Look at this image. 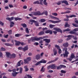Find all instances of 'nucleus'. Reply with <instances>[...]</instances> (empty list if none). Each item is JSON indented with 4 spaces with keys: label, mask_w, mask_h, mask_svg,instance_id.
I'll return each instance as SVG.
<instances>
[{
    "label": "nucleus",
    "mask_w": 78,
    "mask_h": 78,
    "mask_svg": "<svg viewBox=\"0 0 78 78\" xmlns=\"http://www.w3.org/2000/svg\"><path fill=\"white\" fill-rule=\"evenodd\" d=\"M44 39V37H32L31 39H30V41H31L32 42H34V41H39L41 39Z\"/></svg>",
    "instance_id": "obj_1"
},
{
    "label": "nucleus",
    "mask_w": 78,
    "mask_h": 78,
    "mask_svg": "<svg viewBox=\"0 0 78 78\" xmlns=\"http://www.w3.org/2000/svg\"><path fill=\"white\" fill-rule=\"evenodd\" d=\"M63 50L65 51V53L63 54L64 58H67L68 55L69 54V52L67 51V48H65L63 49Z\"/></svg>",
    "instance_id": "obj_2"
},
{
    "label": "nucleus",
    "mask_w": 78,
    "mask_h": 78,
    "mask_svg": "<svg viewBox=\"0 0 78 78\" xmlns=\"http://www.w3.org/2000/svg\"><path fill=\"white\" fill-rule=\"evenodd\" d=\"M33 14L34 16H42V15L44 14V11L43 12L41 13L40 11H38L37 12H34Z\"/></svg>",
    "instance_id": "obj_3"
},
{
    "label": "nucleus",
    "mask_w": 78,
    "mask_h": 78,
    "mask_svg": "<svg viewBox=\"0 0 78 78\" xmlns=\"http://www.w3.org/2000/svg\"><path fill=\"white\" fill-rule=\"evenodd\" d=\"M67 37L68 38L67 39V40H70V39H72V37H73V39L74 40H77V37H74V36L73 35H69L67 36Z\"/></svg>",
    "instance_id": "obj_4"
},
{
    "label": "nucleus",
    "mask_w": 78,
    "mask_h": 78,
    "mask_svg": "<svg viewBox=\"0 0 78 78\" xmlns=\"http://www.w3.org/2000/svg\"><path fill=\"white\" fill-rule=\"evenodd\" d=\"M47 62V61L44 59H43L41 61L38 62L36 64H35V66H38L41 63H45Z\"/></svg>",
    "instance_id": "obj_5"
},
{
    "label": "nucleus",
    "mask_w": 78,
    "mask_h": 78,
    "mask_svg": "<svg viewBox=\"0 0 78 78\" xmlns=\"http://www.w3.org/2000/svg\"><path fill=\"white\" fill-rule=\"evenodd\" d=\"M29 22H33L34 23L36 27H39V23L35 20H29Z\"/></svg>",
    "instance_id": "obj_6"
},
{
    "label": "nucleus",
    "mask_w": 78,
    "mask_h": 78,
    "mask_svg": "<svg viewBox=\"0 0 78 78\" xmlns=\"http://www.w3.org/2000/svg\"><path fill=\"white\" fill-rule=\"evenodd\" d=\"M31 57H28L27 58V59H24V64H27L29 61H30L31 60Z\"/></svg>",
    "instance_id": "obj_7"
},
{
    "label": "nucleus",
    "mask_w": 78,
    "mask_h": 78,
    "mask_svg": "<svg viewBox=\"0 0 78 78\" xmlns=\"http://www.w3.org/2000/svg\"><path fill=\"white\" fill-rule=\"evenodd\" d=\"M66 66L61 65L59 66H57L56 69L57 70H59V69H61L62 68H66Z\"/></svg>",
    "instance_id": "obj_8"
},
{
    "label": "nucleus",
    "mask_w": 78,
    "mask_h": 78,
    "mask_svg": "<svg viewBox=\"0 0 78 78\" xmlns=\"http://www.w3.org/2000/svg\"><path fill=\"white\" fill-rule=\"evenodd\" d=\"M53 29L54 30H55L56 31H57L58 32H59L60 33H62V30H61L60 28L55 27Z\"/></svg>",
    "instance_id": "obj_9"
},
{
    "label": "nucleus",
    "mask_w": 78,
    "mask_h": 78,
    "mask_svg": "<svg viewBox=\"0 0 78 78\" xmlns=\"http://www.w3.org/2000/svg\"><path fill=\"white\" fill-rule=\"evenodd\" d=\"M48 22H51L52 23H59V22H61V20H59V21H53L51 20H48Z\"/></svg>",
    "instance_id": "obj_10"
},
{
    "label": "nucleus",
    "mask_w": 78,
    "mask_h": 78,
    "mask_svg": "<svg viewBox=\"0 0 78 78\" xmlns=\"http://www.w3.org/2000/svg\"><path fill=\"white\" fill-rule=\"evenodd\" d=\"M55 47L57 48V49H58V54H61V53L62 52V51H61V49L59 48H60L59 46L57 45H55Z\"/></svg>",
    "instance_id": "obj_11"
},
{
    "label": "nucleus",
    "mask_w": 78,
    "mask_h": 78,
    "mask_svg": "<svg viewBox=\"0 0 78 78\" xmlns=\"http://www.w3.org/2000/svg\"><path fill=\"white\" fill-rule=\"evenodd\" d=\"M49 16L50 17L51 19H55V20H59V19L56 17L53 16L51 15H49Z\"/></svg>",
    "instance_id": "obj_12"
},
{
    "label": "nucleus",
    "mask_w": 78,
    "mask_h": 78,
    "mask_svg": "<svg viewBox=\"0 0 78 78\" xmlns=\"http://www.w3.org/2000/svg\"><path fill=\"white\" fill-rule=\"evenodd\" d=\"M53 52H54V55L53 54H51V56H56L57 55V51L55 49L53 50Z\"/></svg>",
    "instance_id": "obj_13"
},
{
    "label": "nucleus",
    "mask_w": 78,
    "mask_h": 78,
    "mask_svg": "<svg viewBox=\"0 0 78 78\" xmlns=\"http://www.w3.org/2000/svg\"><path fill=\"white\" fill-rule=\"evenodd\" d=\"M45 33H46V34L49 33L50 34H53V33H52V31H51V30H46L45 31Z\"/></svg>",
    "instance_id": "obj_14"
},
{
    "label": "nucleus",
    "mask_w": 78,
    "mask_h": 78,
    "mask_svg": "<svg viewBox=\"0 0 78 78\" xmlns=\"http://www.w3.org/2000/svg\"><path fill=\"white\" fill-rule=\"evenodd\" d=\"M66 17L67 19H68V18H70V17L71 18H72V17H76V15H72L69 16H68L67 15H66Z\"/></svg>",
    "instance_id": "obj_15"
},
{
    "label": "nucleus",
    "mask_w": 78,
    "mask_h": 78,
    "mask_svg": "<svg viewBox=\"0 0 78 78\" xmlns=\"http://www.w3.org/2000/svg\"><path fill=\"white\" fill-rule=\"evenodd\" d=\"M57 67V66L55 65V64H52L51 65V69H56V67Z\"/></svg>",
    "instance_id": "obj_16"
},
{
    "label": "nucleus",
    "mask_w": 78,
    "mask_h": 78,
    "mask_svg": "<svg viewBox=\"0 0 78 78\" xmlns=\"http://www.w3.org/2000/svg\"><path fill=\"white\" fill-rule=\"evenodd\" d=\"M62 46L64 47H68L69 46V43L68 42L65 43L63 44Z\"/></svg>",
    "instance_id": "obj_17"
},
{
    "label": "nucleus",
    "mask_w": 78,
    "mask_h": 78,
    "mask_svg": "<svg viewBox=\"0 0 78 78\" xmlns=\"http://www.w3.org/2000/svg\"><path fill=\"white\" fill-rule=\"evenodd\" d=\"M62 3H65L66 5H69V3L66 0H63L62 1Z\"/></svg>",
    "instance_id": "obj_18"
},
{
    "label": "nucleus",
    "mask_w": 78,
    "mask_h": 78,
    "mask_svg": "<svg viewBox=\"0 0 78 78\" xmlns=\"http://www.w3.org/2000/svg\"><path fill=\"white\" fill-rule=\"evenodd\" d=\"M43 41H45V42L46 43H50V39H48L47 38L44 39L43 40Z\"/></svg>",
    "instance_id": "obj_19"
},
{
    "label": "nucleus",
    "mask_w": 78,
    "mask_h": 78,
    "mask_svg": "<svg viewBox=\"0 0 78 78\" xmlns=\"http://www.w3.org/2000/svg\"><path fill=\"white\" fill-rule=\"evenodd\" d=\"M41 58V55L39 54H38L37 55L35 56V59H36L37 60Z\"/></svg>",
    "instance_id": "obj_20"
},
{
    "label": "nucleus",
    "mask_w": 78,
    "mask_h": 78,
    "mask_svg": "<svg viewBox=\"0 0 78 78\" xmlns=\"http://www.w3.org/2000/svg\"><path fill=\"white\" fill-rule=\"evenodd\" d=\"M14 17H12L10 18L9 17H7L6 18V20H9V21H11L12 20H14Z\"/></svg>",
    "instance_id": "obj_21"
},
{
    "label": "nucleus",
    "mask_w": 78,
    "mask_h": 78,
    "mask_svg": "<svg viewBox=\"0 0 78 78\" xmlns=\"http://www.w3.org/2000/svg\"><path fill=\"white\" fill-rule=\"evenodd\" d=\"M6 55V57H8V58H9V56H11V53L10 52H5Z\"/></svg>",
    "instance_id": "obj_22"
},
{
    "label": "nucleus",
    "mask_w": 78,
    "mask_h": 78,
    "mask_svg": "<svg viewBox=\"0 0 78 78\" xmlns=\"http://www.w3.org/2000/svg\"><path fill=\"white\" fill-rule=\"evenodd\" d=\"M15 42H16V45H17V46H19L20 44V42L19 41H17V40H15L14 41Z\"/></svg>",
    "instance_id": "obj_23"
},
{
    "label": "nucleus",
    "mask_w": 78,
    "mask_h": 78,
    "mask_svg": "<svg viewBox=\"0 0 78 78\" xmlns=\"http://www.w3.org/2000/svg\"><path fill=\"white\" fill-rule=\"evenodd\" d=\"M28 46H25L23 48V51H25L26 50H28Z\"/></svg>",
    "instance_id": "obj_24"
},
{
    "label": "nucleus",
    "mask_w": 78,
    "mask_h": 78,
    "mask_svg": "<svg viewBox=\"0 0 78 78\" xmlns=\"http://www.w3.org/2000/svg\"><path fill=\"white\" fill-rule=\"evenodd\" d=\"M14 19L15 20H16V21H17V20H22V18H19L18 17H15Z\"/></svg>",
    "instance_id": "obj_25"
},
{
    "label": "nucleus",
    "mask_w": 78,
    "mask_h": 78,
    "mask_svg": "<svg viewBox=\"0 0 78 78\" xmlns=\"http://www.w3.org/2000/svg\"><path fill=\"white\" fill-rule=\"evenodd\" d=\"M44 32L43 31H41L38 34L39 36H42V35H44Z\"/></svg>",
    "instance_id": "obj_26"
},
{
    "label": "nucleus",
    "mask_w": 78,
    "mask_h": 78,
    "mask_svg": "<svg viewBox=\"0 0 78 78\" xmlns=\"http://www.w3.org/2000/svg\"><path fill=\"white\" fill-rule=\"evenodd\" d=\"M70 58H72V59H73V58H75V55L74 54L72 53L70 56Z\"/></svg>",
    "instance_id": "obj_27"
},
{
    "label": "nucleus",
    "mask_w": 78,
    "mask_h": 78,
    "mask_svg": "<svg viewBox=\"0 0 78 78\" xmlns=\"http://www.w3.org/2000/svg\"><path fill=\"white\" fill-rule=\"evenodd\" d=\"M17 75V73L16 72L12 73V76H14V77H15V76H16Z\"/></svg>",
    "instance_id": "obj_28"
},
{
    "label": "nucleus",
    "mask_w": 78,
    "mask_h": 78,
    "mask_svg": "<svg viewBox=\"0 0 78 78\" xmlns=\"http://www.w3.org/2000/svg\"><path fill=\"white\" fill-rule=\"evenodd\" d=\"M5 45L6 46H10V47H11L13 45L12 44L10 43H5Z\"/></svg>",
    "instance_id": "obj_29"
},
{
    "label": "nucleus",
    "mask_w": 78,
    "mask_h": 78,
    "mask_svg": "<svg viewBox=\"0 0 78 78\" xmlns=\"http://www.w3.org/2000/svg\"><path fill=\"white\" fill-rule=\"evenodd\" d=\"M70 26V25L67 23H66L65 24V27H69Z\"/></svg>",
    "instance_id": "obj_30"
},
{
    "label": "nucleus",
    "mask_w": 78,
    "mask_h": 78,
    "mask_svg": "<svg viewBox=\"0 0 78 78\" xmlns=\"http://www.w3.org/2000/svg\"><path fill=\"white\" fill-rule=\"evenodd\" d=\"M33 4L34 5H35L36 4H37L38 5H39V4H40V3H39V1H36L34 2L33 3Z\"/></svg>",
    "instance_id": "obj_31"
},
{
    "label": "nucleus",
    "mask_w": 78,
    "mask_h": 78,
    "mask_svg": "<svg viewBox=\"0 0 78 78\" xmlns=\"http://www.w3.org/2000/svg\"><path fill=\"white\" fill-rule=\"evenodd\" d=\"M22 62V60H20L17 63V66H20L21 64H20V63Z\"/></svg>",
    "instance_id": "obj_32"
},
{
    "label": "nucleus",
    "mask_w": 78,
    "mask_h": 78,
    "mask_svg": "<svg viewBox=\"0 0 78 78\" xmlns=\"http://www.w3.org/2000/svg\"><path fill=\"white\" fill-rule=\"evenodd\" d=\"M19 73H22V71H23V69H22V67H20L19 69Z\"/></svg>",
    "instance_id": "obj_33"
},
{
    "label": "nucleus",
    "mask_w": 78,
    "mask_h": 78,
    "mask_svg": "<svg viewBox=\"0 0 78 78\" xmlns=\"http://www.w3.org/2000/svg\"><path fill=\"white\" fill-rule=\"evenodd\" d=\"M11 57L12 58H16V54H12L11 55Z\"/></svg>",
    "instance_id": "obj_34"
},
{
    "label": "nucleus",
    "mask_w": 78,
    "mask_h": 78,
    "mask_svg": "<svg viewBox=\"0 0 78 78\" xmlns=\"http://www.w3.org/2000/svg\"><path fill=\"white\" fill-rule=\"evenodd\" d=\"M44 66H42L41 70V72H42V71L43 72H44V71L45 70V68L44 69Z\"/></svg>",
    "instance_id": "obj_35"
},
{
    "label": "nucleus",
    "mask_w": 78,
    "mask_h": 78,
    "mask_svg": "<svg viewBox=\"0 0 78 78\" xmlns=\"http://www.w3.org/2000/svg\"><path fill=\"white\" fill-rule=\"evenodd\" d=\"M63 32L65 31H71V30L69 29V28H67L66 29L63 30Z\"/></svg>",
    "instance_id": "obj_36"
},
{
    "label": "nucleus",
    "mask_w": 78,
    "mask_h": 78,
    "mask_svg": "<svg viewBox=\"0 0 78 78\" xmlns=\"http://www.w3.org/2000/svg\"><path fill=\"white\" fill-rule=\"evenodd\" d=\"M26 31L27 33V34H29V33H30V31H29V30H28V28H26Z\"/></svg>",
    "instance_id": "obj_37"
},
{
    "label": "nucleus",
    "mask_w": 78,
    "mask_h": 78,
    "mask_svg": "<svg viewBox=\"0 0 78 78\" xmlns=\"http://www.w3.org/2000/svg\"><path fill=\"white\" fill-rule=\"evenodd\" d=\"M8 32L9 35H11V34H12V30H10L9 31H8Z\"/></svg>",
    "instance_id": "obj_38"
},
{
    "label": "nucleus",
    "mask_w": 78,
    "mask_h": 78,
    "mask_svg": "<svg viewBox=\"0 0 78 78\" xmlns=\"http://www.w3.org/2000/svg\"><path fill=\"white\" fill-rule=\"evenodd\" d=\"M21 25H22V26H23V28H26V27H27V24H22Z\"/></svg>",
    "instance_id": "obj_39"
},
{
    "label": "nucleus",
    "mask_w": 78,
    "mask_h": 78,
    "mask_svg": "<svg viewBox=\"0 0 78 78\" xmlns=\"http://www.w3.org/2000/svg\"><path fill=\"white\" fill-rule=\"evenodd\" d=\"M55 27V25H53L52 24H50L49 25V27L50 28H53V27Z\"/></svg>",
    "instance_id": "obj_40"
},
{
    "label": "nucleus",
    "mask_w": 78,
    "mask_h": 78,
    "mask_svg": "<svg viewBox=\"0 0 78 78\" xmlns=\"http://www.w3.org/2000/svg\"><path fill=\"white\" fill-rule=\"evenodd\" d=\"M44 13L45 16H48V12L47 11H44Z\"/></svg>",
    "instance_id": "obj_41"
},
{
    "label": "nucleus",
    "mask_w": 78,
    "mask_h": 78,
    "mask_svg": "<svg viewBox=\"0 0 78 78\" xmlns=\"http://www.w3.org/2000/svg\"><path fill=\"white\" fill-rule=\"evenodd\" d=\"M1 51H6V49L3 47H2L0 49Z\"/></svg>",
    "instance_id": "obj_42"
},
{
    "label": "nucleus",
    "mask_w": 78,
    "mask_h": 78,
    "mask_svg": "<svg viewBox=\"0 0 78 78\" xmlns=\"http://www.w3.org/2000/svg\"><path fill=\"white\" fill-rule=\"evenodd\" d=\"M20 36H21V34H16L15 35V37H20Z\"/></svg>",
    "instance_id": "obj_43"
},
{
    "label": "nucleus",
    "mask_w": 78,
    "mask_h": 78,
    "mask_svg": "<svg viewBox=\"0 0 78 78\" xmlns=\"http://www.w3.org/2000/svg\"><path fill=\"white\" fill-rule=\"evenodd\" d=\"M69 33L70 34H76V32L73 31H70L69 32Z\"/></svg>",
    "instance_id": "obj_44"
},
{
    "label": "nucleus",
    "mask_w": 78,
    "mask_h": 78,
    "mask_svg": "<svg viewBox=\"0 0 78 78\" xmlns=\"http://www.w3.org/2000/svg\"><path fill=\"white\" fill-rule=\"evenodd\" d=\"M62 73H66V71L64 70H61L60 71Z\"/></svg>",
    "instance_id": "obj_45"
},
{
    "label": "nucleus",
    "mask_w": 78,
    "mask_h": 78,
    "mask_svg": "<svg viewBox=\"0 0 78 78\" xmlns=\"http://www.w3.org/2000/svg\"><path fill=\"white\" fill-rule=\"evenodd\" d=\"M52 15L53 16H58V14L56 12L52 13Z\"/></svg>",
    "instance_id": "obj_46"
},
{
    "label": "nucleus",
    "mask_w": 78,
    "mask_h": 78,
    "mask_svg": "<svg viewBox=\"0 0 78 78\" xmlns=\"http://www.w3.org/2000/svg\"><path fill=\"white\" fill-rule=\"evenodd\" d=\"M72 25L74 27H78V25L74 23H73Z\"/></svg>",
    "instance_id": "obj_47"
},
{
    "label": "nucleus",
    "mask_w": 78,
    "mask_h": 78,
    "mask_svg": "<svg viewBox=\"0 0 78 78\" xmlns=\"http://www.w3.org/2000/svg\"><path fill=\"white\" fill-rule=\"evenodd\" d=\"M62 1H58V2L56 3L57 5H60L61 4Z\"/></svg>",
    "instance_id": "obj_48"
},
{
    "label": "nucleus",
    "mask_w": 78,
    "mask_h": 78,
    "mask_svg": "<svg viewBox=\"0 0 78 78\" xmlns=\"http://www.w3.org/2000/svg\"><path fill=\"white\" fill-rule=\"evenodd\" d=\"M40 21L41 22H45V20L44 19H41L40 20Z\"/></svg>",
    "instance_id": "obj_49"
},
{
    "label": "nucleus",
    "mask_w": 78,
    "mask_h": 78,
    "mask_svg": "<svg viewBox=\"0 0 78 78\" xmlns=\"http://www.w3.org/2000/svg\"><path fill=\"white\" fill-rule=\"evenodd\" d=\"M47 0H44L43 2V3L45 5H47V3L46 2Z\"/></svg>",
    "instance_id": "obj_50"
},
{
    "label": "nucleus",
    "mask_w": 78,
    "mask_h": 78,
    "mask_svg": "<svg viewBox=\"0 0 78 78\" xmlns=\"http://www.w3.org/2000/svg\"><path fill=\"white\" fill-rule=\"evenodd\" d=\"M0 25L2 26H3L4 25V23H3L2 21H0Z\"/></svg>",
    "instance_id": "obj_51"
},
{
    "label": "nucleus",
    "mask_w": 78,
    "mask_h": 78,
    "mask_svg": "<svg viewBox=\"0 0 78 78\" xmlns=\"http://www.w3.org/2000/svg\"><path fill=\"white\" fill-rule=\"evenodd\" d=\"M16 14V12H13L10 13V15H13Z\"/></svg>",
    "instance_id": "obj_52"
},
{
    "label": "nucleus",
    "mask_w": 78,
    "mask_h": 78,
    "mask_svg": "<svg viewBox=\"0 0 78 78\" xmlns=\"http://www.w3.org/2000/svg\"><path fill=\"white\" fill-rule=\"evenodd\" d=\"M18 49L19 50H23V48L22 47H19L18 48Z\"/></svg>",
    "instance_id": "obj_53"
},
{
    "label": "nucleus",
    "mask_w": 78,
    "mask_h": 78,
    "mask_svg": "<svg viewBox=\"0 0 78 78\" xmlns=\"http://www.w3.org/2000/svg\"><path fill=\"white\" fill-rule=\"evenodd\" d=\"M0 58H3V54L2 52H0Z\"/></svg>",
    "instance_id": "obj_54"
},
{
    "label": "nucleus",
    "mask_w": 78,
    "mask_h": 78,
    "mask_svg": "<svg viewBox=\"0 0 78 78\" xmlns=\"http://www.w3.org/2000/svg\"><path fill=\"white\" fill-rule=\"evenodd\" d=\"M8 36H9V35L8 34L6 35H5L4 36V37H5V38H8Z\"/></svg>",
    "instance_id": "obj_55"
},
{
    "label": "nucleus",
    "mask_w": 78,
    "mask_h": 78,
    "mask_svg": "<svg viewBox=\"0 0 78 78\" xmlns=\"http://www.w3.org/2000/svg\"><path fill=\"white\" fill-rule=\"evenodd\" d=\"M62 41H63V40L62 39H60L59 40L58 42L59 43H62Z\"/></svg>",
    "instance_id": "obj_56"
},
{
    "label": "nucleus",
    "mask_w": 78,
    "mask_h": 78,
    "mask_svg": "<svg viewBox=\"0 0 78 78\" xmlns=\"http://www.w3.org/2000/svg\"><path fill=\"white\" fill-rule=\"evenodd\" d=\"M78 61V58L76 59V60L71 62V63H73L74 62H76L77 61Z\"/></svg>",
    "instance_id": "obj_57"
},
{
    "label": "nucleus",
    "mask_w": 78,
    "mask_h": 78,
    "mask_svg": "<svg viewBox=\"0 0 78 78\" xmlns=\"http://www.w3.org/2000/svg\"><path fill=\"white\" fill-rule=\"evenodd\" d=\"M27 75V77L28 78H32V76H31L29 75Z\"/></svg>",
    "instance_id": "obj_58"
},
{
    "label": "nucleus",
    "mask_w": 78,
    "mask_h": 78,
    "mask_svg": "<svg viewBox=\"0 0 78 78\" xmlns=\"http://www.w3.org/2000/svg\"><path fill=\"white\" fill-rule=\"evenodd\" d=\"M70 13V11L69 10H67L65 12V14H67L68 13Z\"/></svg>",
    "instance_id": "obj_59"
},
{
    "label": "nucleus",
    "mask_w": 78,
    "mask_h": 78,
    "mask_svg": "<svg viewBox=\"0 0 78 78\" xmlns=\"http://www.w3.org/2000/svg\"><path fill=\"white\" fill-rule=\"evenodd\" d=\"M34 45L37 46L39 45V43H38L37 42H35L34 43Z\"/></svg>",
    "instance_id": "obj_60"
},
{
    "label": "nucleus",
    "mask_w": 78,
    "mask_h": 78,
    "mask_svg": "<svg viewBox=\"0 0 78 78\" xmlns=\"http://www.w3.org/2000/svg\"><path fill=\"white\" fill-rule=\"evenodd\" d=\"M47 69L48 70L50 69H51V65H50L49 66H48L47 67Z\"/></svg>",
    "instance_id": "obj_61"
},
{
    "label": "nucleus",
    "mask_w": 78,
    "mask_h": 78,
    "mask_svg": "<svg viewBox=\"0 0 78 78\" xmlns=\"http://www.w3.org/2000/svg\"><path fill=\"white\" fill-rule=\"evenodd\" d=\"M59 59V58L58 57L56 58L54 60H53V61H54V62H55V61H56L58 60V59Z\"/></svg>",
    "instance_id": "obj_62"
},
{
    "label": "nucleus",
    "mask_w": 78,
    "mask_h": 78,
    "mask_svg": "<svg viewBox=\"0 0 78 78\" xmlns=\"http://www.w3.org/2000/svg\"><path fill=\"white\" fill-rule=\"evenodd\" d=\"M73 31H78V28L74 29L73 30Z\"/></svg>",
    "instance_id": "obj_63"
},
{
    "label": "nucleus",
    "mask_w": 78,
    "mask_h": 78,
    "mask_svg": "<svg viewBox=\"0 0 78 78\" xmlns=\"http://www.w3.org/2000/svg\"><path fill=\"white\" fill-rule=\"evenodd\" d=\"M53 33H54V34L56 35L57 34V32L56 31H53Z\"/></svg>",
    "instance_id": "obj_64"
}]
</instances>
